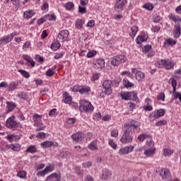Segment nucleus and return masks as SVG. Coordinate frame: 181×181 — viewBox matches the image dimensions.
I'll use <instances>...</instances> for the list:
<instances>
[{"label": "nucleus", "instance_id": "obj_1", "mask_svg": "<svg viewBox=\"0 0 181 181\" xmlns=\"http://www.w3.org/2000/svg\"><path fill=\"white\" fill-rule=\"evenodd\" d=\"M139 127H141V123L135 120H130L127 123H125L124 127V132L120 139V142H122V144H132L134 139L132 134H134L135 129L139 128Z\"/></svg>", "mask_w": 181, "mask_h": 181}, {"label": "nucleus", "instance_id": "obj_2", "mask_svg": "<svg viewBox=\"0 0 181 181\" xmlns=\"http://www.w3.org/2000/svg\"><path fill=\"white\" fill-rule=\"evenodd\" d=\"M79 110L81 112H91V111H94V106L88 100H81Z\"/></svg>", "mask_w": 181, "mask_h": 181}, {"label": "nucleus", "instance_id": "obj_3", "mask_svg": "<svg viewBox=\"0 0 181 181\" xmlns=\"http://www.w3.org/2000/svg\"><path fill=\"white\" fill-rule=\"evenodd\" d=\"M6 126L7 128H9L10 129H17L19 130L21 128H22V124L21 123L16 122L15 121V116H11L8 119H7L6 122Z\"/></svg>", "mask_w": 181, "mask_h": 181}, {"label": "nucleus", "instance_id": "obj_4", "mask_svg": "<svg viewBox=\"0 0 181 181\" xmlns=\"http://www.w3.org/2000/svg\"><path fill=\"white\" fill-rule=\"evenodd\" d=\"M122 100H125L126 101L132 100L136 101V103H139V98H138V95L135 92H123L120 94Z\"/></svg>", "mask_w": 181, "mask_h": 181}, {"label": "nucleus", "instance_id": "obj_5", "mask_svg": "<svg viewBox=\"0 0 181 181\" xmlns=\"http://www.w3.org/2000/svg\"><path fill=\"white\" fill-rule=\"evenodd\" d=\"M113 86L112 81L106 80L103 83V87L105 89L104 93L106 95L112 94Z\"/></svg>", "mask_w": 181, "mask_h": 181}, {"label": "nucleus", "instance_id": "obj_6", "mask_svg": "<svg viewBox=\"0 0 181 181\" xmlns=\"http://www.w3.org/2000/svg\"><path fill=\"white\" fill-rule=\"evenodd\" d=\"M134 149H135V146L132 145L124 146L118 151V155L120 156H125V155H128L129 153H131V152H134Z\"/></svg>", "mask_w": 181, "mask_h": 181}, {"label": "nucleus", "instance_id": "obj_7", "mask_svg": "<svg viewBox=\"0 0 181 181\" xmlns=\"http://www.w3.org/2000/svg\"><path fill=\"white\" fill-rule=\"evenodd\" d=\"M125 62H127V57L119 55L113 58L111 64H112V66H119V63H125Z\"/></svg>", "mask_w": 181, "mask_h": 181}, {"label": "nucleus", "instance_id": "obj_8", "mask_svg": "<svg viewBox=\"0 0 181 181\" xmlns=\"http://www.w3.org/2000/svg\"><path fill=\"white\" fill-rule=\"evenodd\" d=\"M115 4V11L116 12H121L124 10V6H125L127 4V0H116Z\"/></svg>", "mask_w": 181, "mask_h": 181}, {"label": "nucleus", "instance_id": "obj_9", "mask_svg": "<svg viewBox=\"0 0 181 181\" xmlns=\"http://www.w3.org/2000/svg\"><path fill=\"white\" fill-rule=\"evenodd\" d=\"M93 63V67L96 70H98L100 69H104L105 66V61H104L103 59H95Z\"/></svg>", "mask_w": 181, "mask_h": 181}, {"label": "nucleus", "instance_id": "obj_10", "mask_svg": "<svg viewBox=\"0 0 181 181\" xmlns=\"http://www.w3.org/2000/svg\"><path fill=\"white\" fill-rule=\"evenodd\" d=\"M69 30H61L57 35V40H59V42H66V40H67V37H69Z\"/></svg>", "mask_w": 181, "mask_h": 181}, {"label": "nucleus", "instance_id": "obj_11", "mask_svg": "<svg viewBox=\"0 0 181 181\" xmlns=\"http://www.w3.org/2000/svg\"><path fill=\"white\" fill-rule=\"evenodd\" d=\"M164 115H165V110L163 109H160L156 112H152L149 115V118L151 119L156 118V119H158V118H160V117H163Z\"/></svg>", "mask_w": 181, "mask_h": 181}, {"label": "nucleus", "instance_id": "obj_12", "mask_svg": "<svg viewBox=\"0 0 181 181\" xmlns=\"http://www.w3.org/2000/svg\"><path fill=\"white\" fill-rule=\"evenodd\" d=\"M53 166L49 165L47 166L43 170H41L37 173V176L40 177L42 176H45V175H47V173H50V172H53Z\"/></svg>", "mask_w": 181, "mask_h": 181}, {"label": "nucleus", "instance_id": "obj_13", "mask_svg": "<svg viewBox=\"0 0 181 181\" xmlns=\"http://www.w3.org/2000/svg\"><path fill=\"white\" fill-rule=\"evenodd\" d=\"M84 134L83 132H78L71 135L73 141L76 142H81L84 139Z\"/></svg>", "mask_w": 181, "mask_h": 181}, {"label": "nucleus", "instance_id": "obj_14", "mask_svg": "<svg viewBox=\"0 0 181 181\" xmlns=\"http://www.w3.org/2000/svg\"><path fill=\"white\" fill-rule=\"evenodd\" d=\"M160 176H161L163 180L170 179V171L166 168H162L160 170Z\"/></svg>", "mask_w": 181, "mask_h": 181}, {"label": "nucleus", "instance_id": "obj_15", "mask_svg": "<svg viewBox=\"0 0 181 181\" xmlns=\"http://www.w3.org/2000/svg\"><path fill=\"white\" fill-rule=\"evenodd\" d=\"M61 177L60 175L52 173L47 177L46 181H60Z\"/></svg>", "mask_w": 181, "mask_h": 181}, {"label": "nucleus", "instance_id": "obj_16", "mask_svg": "<svg viewBox=\"0 0 181 181\" xmlns=\"http://www.w3.org/2000/svg\"><path fill=\"white\" fill-rule=\"evenodd\" d=\"M112 176V173H111V171H109L108 170H104L103 173L102 174V179L103 180H108L110 177Z\"/></svg>", "mask_w": 181, "mask_h": 181}, {"label": "nucleus", "instance_id": "obj_17", "mask_svg": "<svg viewBox=\"0 0 181 181\" xmlns=\"http://www.w3.org/2000/svg\"><path fill=\"white\" fill-rule=\"evenodd\" d=\"M85 23V21L83 19L78 18L75 21V28L76 29H83V26Z\"/></svg>", "mask_w": 181, "mask_h": 181}, {"label": "nucleus", "instance_id": "obj_18", "mask_svg": "<svg viewBox=\"0 0 181 181\" xmlns=\"http://www.w3.org/2000/svg\"><path fill=\"white\" fill-rule=\"evenodd\" d=\"M21 81H13L11 82L9 86H8V91H13V90H15V88H16V87H18V86H21Z\"/></svg>", "mask_w": 181, "mask_h": 181}, {"label": "nucleus", "instance_id": "obj_19", "mask_svg": "<svg viewBox=\"0 0 181 181\" xmlns=\"http://www.w3.org/2000/svg\"><path fill=\"white\" fill-rule=\"evenodd\" d=\"M60 159H69L71 156V153L67 151H62L58 155Z\"/></svg>", "mask_w": 181, "mask_h": 181}, {"label": "nucleus", "instance_id": "obj_20", "mask_svg": "<svg viewBox=\"0 0 181 181\" xmlns=\"http://www.w3.org/2000/svg\"><path fill=\"white\" fill-rule=\"evenodd\" d=\"M23 58L30 64L31 67H35L36 62L33 61V59H32V57H29L28 55H23Z\"/></svg>", "mask_w": 181, "mask_h": 181}, {"label": "nucleus", "instance_id": "obj_21", "mask_svg": "<svg viewBox=\"0 0 181 181\" xmlns=\"http://www.w3.org/2000/svg\"><path fill=\"white\" fill-rule=\"evenodd\" d=\"M180 32H181V28H180V25L177 24L175 26V30H174V37L177 39L180 36Z\"/></svg>", "mask_w": 181, "mask_h": 181}, {"label": "nucleus", "instance_id": "obj_22", "mask_svg": "<svg viewBox=\"0 0 181 181\" xmlns=\"http://www.w3.org/2000/svg\"><path fill=\"white\" fill-rule=\"evenodd\" d=\"M6 105L8 112L13 111L16 108V103L13 102H6Z\"/></svg>", "mask_w": 181, "mask_h": 181}, {"label": "nucleus", "instance_id": "obj_23", "mask_svg": "<svg viewBox=\"0 0 181 181\" xmlns=\"http://www.w3.org/2000/svg\"><path fill=\"white\" fill-rule=\"evenodd\" d=\"M9 42H11L9 37L8 35L4 36L0 40V46H5V45L9 43Z\"/></svg>", "mask_w": 181, "mask_h": 181}, {"label": "nucleus", "instance_id": "obj_24", "mask_svg": "<svg viewBox=\"0 0 181 181\" xmlns=\"http://www.w3.org/2000/svg\"><path fill=\"white\" fill-rule=\"evenodd\" d=\"M144 78H145V74H144V72L141 71H137L136 72V80H137V81H141Z\"/></svg>", "mask_w": 181, "mask_h": 181}, {"label": "nucleus", "instance_id": "obj_25", "mask_svg": "<svg viewBox=\"0 0 181 181\" xmlns=\"http://www.w3.org/2000/svg\"><path fill=\"white\" fill-rule=\"evenodd\" d=\"M60 40H56L54 41L51 45V49L52 50H57V49H60Z\"/></svg>", "mask_w": 181, "mask_h": 181}, {"label": "nucleus", "instance_id": "obj_26", "mask_svg": "<svg viewBox=\"0 0 181 181\" xmlns=\"http://www.w3.org/2000/svg\"><path fill=\"white\" fill-rule=\"evenodd\" d=\"M175 66V63L173 62H170L169 59L165 60V66L166 70H170L173 67Z\"/></svg>", "mask_w": 181, "mask_h": 181}, {"label": "nucleus", "instance_id": "obj_27", "mask_svg": "<svg viewBox=\"0 0 181 181\" xmlns=\"http://www.w3.org/2000/svg\"><path fill=\"white\" fill-rule=\"evenodd\" d=\"M42 115H40L37 113L34 114V115L33 116L34 125L38 124L39 122H42Z\"/></svg>", "mask_w": 181, "mask_h": 181}, {"label": "nucleus", "instance_id": "obj_28", "mask_svg": "<svg viewBox=\"0 0 181 181\" xmlns=\"http://www.w3.org/2000/svg\"><path fill=\"white\" fill-rule=\"evenodd\" d=\"M169 81H171L173 94H175V93H177L176 92V87H177V82L176 81V79H175V78H171Z\"/></svg>", "mask_w": 181, "mask_h": 181}, {"label": "nucleus", "instance_id": "obj_29", "mask_svg": "<svg viewBox=\"0 0 181 181\" xmlns=\"http://www.w3.org/2000/svg\"><path fill=\"white\" fill-rule=\"evenodd\" d=\"M34 126L37 127L36 128L37 132L43 131V129L46 128V125H44L43 122H40L39 123H36L35 124H34Z\"/></svg>", "mask_w": 181, "mask_h": 181}, {"label": "nucleus", "instance_id": "obj_30", "mask_svg": "<svg viewBox=\"0 0 181 181\" xmlns=\"http://www.w3.org/2000/svg\"><path fill=\"white\" fill-rule=\"evenodd\" d=\"M25 152L27 153H36V152H37V149H36V147L35 146L31 145L27 148Z\"/></svg>", "mask_w": 181, "mask_h": 181}, {"label": "nucleus", "instance_id": "obj_31", "mask_svg": "<svg viewBox=\"0 0 181 181\" xmlns=\"http://www.w3.org/2000/svg\"><path fill=\"white\" fill-rule=\"evenodd\" d=\"M54 142L50 141H45L40 144V146L42 148H50L51 146H53Z\"/></svg>", "mask_w": 181, "mask_h": 181}, {"label": "nucleus", "instance_id": "obj_32", "mask_svg": "<svg viewBox=\"0 0 181 181\" xmlns=\"http://www.w3.org/2000/svg\"><path fill=\"white\" fill-rule=\"evenodd\" d=\"M123 84L126 88H131V87H134V83H131L127 78L123 79Z\"/></svg>", "mask_w": 181, "mask_h": 181}, {"label": "nucleus", "instance_id": "obj_33", "mask_svg": "<svg viewBox=\"0 0 181 181\" xmlns=\"http://www.w3.org/2000/svg\"><path fill=\"white\" fill-rule=\"evenodd\" d=\"M155 151H156V148H148L144 151V154L147 156H151V155H153V153H155Z\"/></svg>", "mask_w": 181, "mask_h": 181}, {"label": "nucleus", "instance_id": "obj_34", "mask_svg": "<svg viewBox=\"0 0 181 181\" xmlns=\"http://www.w3.org/2000/svg\"><path fill=\"white\" fill-rule=\"evenodd\" d=\"M33 11H24L23 13V18L25 19H30V18H32V16H33Z\"/></svg>", "mask_w": 181, "mask_h": 181}, {"label": "nucleus", "instance_id": "obj_35", "mask_svg": "<svg viewBox=\"0 0 181 181\" xmlns=\"http://www.w3.org/2000/svg\"><path fill=\"white\" fill-rule=\"evenodd\" d=\"M90 151H97V141H93L88 146Z\"/></svg>", "mask_w": 181, "mask_h": 181}, {"label": "nucleus", "instance_id": "obj_36", "mask_svg": "<svg viewBox=\"0 0 181 181\" xmlns=\"http://www.w3.org/2000/svg\"><path fill=\"white\" fill-rule=\"evenodd\" d=\"M18 73L21 74V76H23V77H24L25 78H29V77H30V74H29V72L23 70V69H18Z\"/></svg>", "mask_w": 181, "mask_h": 181}, {"label": "nucleus", "instance_id": "obj_37", "mask_svg": "<svg viewBox=\"0 0 181 181\" xmlns=\"http://www.w3.org/2000/svg\"><path fill=\"white\" fill-rule=\"evenodd\" d=\"M89 91H90V87L81 86L79 93H80V94H86V93H88Z\"/></svg>", "mask_w": 181, "mask_h": 181}, {"label": "nucleus", "instance_id": "obj_38", "mask_svg": "<svg viewBox=\"0 0 181 181\" xmlns=\"http://www.w3.org/2000/svg\"><path fill=\"white\" fill-rule=\"evenodd\" d=\"M132 33H130L131 37H135V35H136L138 32V26L134 25L131 28Z\"/></svg>", "mask_w": 181, "mask_h": 181}, {"label": "nucleus", "instance_id": "obj_39", "mask_svg": "<svg viewBox=\"0 0 181 181\" xmlns=\"http://www.w3.org/2000/svg\"><path fill=\"white\" fill-rule=\"evenodd\" d=\"M136 42L137 45H141L143 42H146V39L144 35H139L138 37L136 39Z\"/></svg>", "mask_w": 181, "mask_h": 181}, {"label": "nucleus", "instance_id": "obj_40", "mask_svg": "<svg viewBox=\"0 0 181 181\" xmlns=\"http://www.w3.org/2000/svg\"><path fill=\"white\" fill-rule=\"evenodd\" d=\"M11 150L16 152H19L21 151V144H12Z\"/></svg>", "mask_w": 181, "mask_h": 181}, {"label": "nucleus", "instance_id": "obj_41", "mask_svg": "<svg viewBox=\"0 0 181 181\" xmlns=\"http://www.w3.org/2000/svg\"><path fill=\"white\" fill-rule=\"evenodd\" d=\"M163 155L165 156H170V155H173V150L170 148H164Z\"/></svg>", "mask_w": 181, "mask_h": 181}, {"label": "nucleus", "instance_id": "obj_42", "mask_svg": "<svg viewBox=\"0 0 181 181\" xmlns=\"http://www.w3.org/2000/svg\"><path fill=\"white\" fill-rule=\"evenodd\" d=\"M64 95L65 97V99H64L65 104H70V103H71V96H69L67 92H65Z\"/></svg>", "mask_w": 181, "mask_h": 181}, {"label": "nucleus", "instance_id": "obj_43", "mask_svg": "<svg viewBox=\"0 0 181 181\" xmlns=\"http://www.w3.org/2000/svg\"><path fill=\"white\" fill-rule=\"evenodd\" d=\"M64 7L67 11H71L72 8H74V3L69 1L65 4Z\"/></svg>", "mask_w": 181, "mask_h": 181}, {"label": "nucleus", "instance_id": "obj_44", "mask_svg": "<svg viewBox=\"0 0 181 181\" xmlns=\"http://www.w3.org/2000/svg\"><path fill=\"white\" fill-rule=\"evenodd\" d=\"M165 63H166V59H161L157 62L156 66H157V67L162 69V68L165 67Z\"/></svg>", "mask_w": 181, "mask_h": 181}, {"label": "nucleus", "instance_id": "obj_45", "mask_svg": "<svg viewBox=\"0 0 181 181\" xmlns=\"http://www.w3.org/2000/svg\"><path fill=\"white\" fill-rule=\"evenodd\" d=\"M169 18L173 21V22H180V18L177 16H175L173 14H171L169 16Z\"/></svg>", "mask_w": 181, "mask_h": 181}, {"label": "nucleus", "instance_id": "obj_46", "mask_svg": "<svg viewBox=\"0 0 181 181\" xmlns=\"http://www.w3.org/2000/svg\"><path fill=\"white\" fill-rule=\"evenodd\" d=\"M18 177H20L21 179H25L26 177V173L25 171H18L17 173Z\"/></svg>", "mask_w": 181, "mask_h": 181}, {"label": "nucleus", "instance_id": "obj_47", "mask_svg": "<svg viewBox=\"0 0 181 181\" xmlns=\"http://www.w3.org/2000/svg\"><path fill=\"white\" fill-rule=\"evenodd\" d=\"M108 144L110 145V146H111V148H112V149H117V144H115V142H114L113 139H110Z\"/></svg>", "mask_w": 181, "mask_h": 181}, {"label": "nucleus", "instance_id": "obj_48", "mask_svg": "<svg viewBox=\"0 0 181 181\" xmlns=\"http://www.w3.org/2000/svg\"><path fill=\"white\" fill-rule=\"evenodd\" d=\"M168 124V122L165 119L160 120L156 123V127H163V125H166Z\"/></svg>", "mask_w": 181, "mask_h": 181}, {"label": "nucleus", "instance_id": "obj_49", "mask_svg": "<svg viewBox=\"0 0 181 181\" xmlns=\"http://www.w3.org/2000/svg\"><path fill=\"white\" fill-rule=\"evenodd\" d=\"M157 100L158 101H165V93L161 92L157 95Z\"/></svg>", "mask_w": 181, "mask_h": 181}, {"label": "nucleus", "instance_id": "obj_50", "mask_svg": "<svg viewBox=\"0 0 181 181\" xmlns=\"http://www.w3.org/2000/svg\"><path fill=\"white\" fill-rule=\"evenodd\" d=\"M45 18H47L48 21H56V16L54 14H52L51 16L50 14H47L45 16Z\"/></svg>", "mask_w": 181, "mask_h": 181}, {"label": "nucleus", "instance_id": "obj_51", "mask_svg": "<svg viewBox=\"0 0 181 181\" xmlns=\"http://www.w3.org/2000/svg\"><path fill=\"white\" fill-rule=\"evenodd\" d=\"M143 8L147 9V11H152V9H153V5L151 4H146L144 5Z\"/></svg>", "mask_w": 181, "mask_h": 181}, {"label": "nucleus", "instance_id": "obj_52", "mask_svg": "<svg viewBox=\"0 0 181 181\" xmlns=\"http://www.w3.org/2000/svg\"><path fill=\"white\" fill-rule=\"evenodd\" d=\"M18 97H19V98H23V100H26V98H28V94L25 92H21L18 94Z\"/></svg>", "mask_w": 181, "mask_h": 181}, {"label": "nucleus", "instance_id": "obj_53", "mask_svg": "<svg viewBox=\"0 0 181 181\" xmlns=\"http://www.w3.org/2000/svg\"><path fill=\"white\" fill-rule=\"evenodd\" d=\"M78 13H82V14L87 13V8H86V7L79 6H78Z\"/></svg>", "mask_w": 181, "mask_h": 181}, {"label": "nucleus", "instance_id": "obj_54", "mask_svg": "<svg viewBox=\"0 0 181 181\" xmlns=\"http://www.w3.org/2000/svg\"><path fill=\"white\" fill-rule=\"evenodd\" d=\"M49 117H55V115H57V109L54 108L51 110L49 112Z\"/></svg>", "mask_w": 181, "mask_h": 181}, {"label": "nucleus", "instance_id": "obj_55", "mask_svg": "<svg viewBox=\"0 0 181 181\" xmlns=\"http://www.w3.org/2000/svg\"><path fill=\"white\" fill-rule=\"evenodd\" d=\"M46 76L47 77H52V76H54V72L53 71V69H49L46 71Z\"/></svg>", "mask_w": 181, "mask_h": 181}, {"label": "nucleus", "instance_id": "obj_56", "mask_svg": "<svg viewBox=\"0 0 181 181\" xmlns=\"http://www.w3.org/2000/svg\"><path fill=\"white\" fill-rule=\"evenodd\" d=\"M151 49H152V46L147 45L142 48V52L147 53V52H149Z\"/></svg>", "mask_w": 181, "mask_h": 181}, {"label": "nucleus", "instance_id": "obj_57", "mask_svg": "<svg viewBox=\"0 0 181 181\" xmlns=\"http://www.w3.org/2000/svg\"><path fill=\"white\" fill-rule=\"evenodd\" d=\"M81 86H74L73 88H71V91H73L74 93H80V88Z\"/></svg>", "mask_w": 181, "mask_h": 181}, {"label": "nucleus", "instance_id": "obj_58", "mask_svg": "<svg viewBox=\"0 0 181 181\" xmlns=\"http://www.w3.org/2000/svg\"><path fill=\"white\" fill-rule=\"evenodd\" d=\"M95 54H97V52L92 50V51H89L86 56L87 57L90 58V57H94Z\"/></svg>", "mask_w": 181, "mask_h": 181}, {"label": "nucleus", "instance_id": "obj_59", "mask_svg": "<svg viewBox=\"0 0 181 181\" xmlns=\"http://www.w3.org/2000/svg\"><path fill=\"white\" fill-rule=\"evenodd\" d=\"M173 97H174V98H175L176 100H177V98H178V100H180V103H181V93H180V92L175 93L173 94Z\"/></svg>", "mask_w": 181, "mask_h": 181}, {"label": "nucleus", "instance_id": "obj_60", "mask_svg": "<svg viewBox=\"0 0 181 181\" xmlns=\"http://www.w3.org/2000/svg\"><path fill=\"white\" fill-rule=\"evenodd\" d=\"M164 45H176V41L172 39H168L166 40V41L164 42Z\"/></svg>", "mask_w": 181, "mask_h": 181}, {"label": "nucleus", "instance_id": "obj_61", "mask_svg": "<svg viewBox=\"0 0 181 181\" xmlns=\"http://www.w3.org/2000/svg\"><path fill=\"white\" fill-rule=\"evenodd\" d=\"M93 119H95L96 121H98L99 119H101V113L97 112L93 115Z\"/></svg>", "mask_w": 181, "mask_h": 181}, {"label": "nucleus", "instance_id": "obj_62", "mask_svg": "<svg viewBox=\"0 0 181 181\" xmlns=\"http://www.w3.org/2000/svg\"><path fill=\"white\" fill-rule=\"evenodd\" d=\"M93 165L90 161L85 162L82 164L83 168H90Z\"/></svg>", "mask_w": 181, "mask_h": 181}, {"label": "nucleus", "instance_id": "obj_63", "mask_svg": "<svg viewBox=\"0 0 181 181\" xmlns=\"http://www.w3.org/2000/svg\"><path fill=\"white\" fill-rule=\"evenodd\" d=\"M67 124H69V125H73V124H74L76 122V119L75 118H69L66 120Z\"/></svg>", "mask_w": 181, "mask_h": 181}, {"label": "nucleus", "instance_id": "obj_64", "mask_svg": "<svg viewBox=\"0 0 181 181\" xmlns=\"http://www.w3.org/2000/svg\"><path fill=\"white\" fill-rule=\"evenodd\" d=\"M85 181H94V177L93 176L88 175L85 177Z\"/></svg>", "mask_w": 181, "mask_h": 181}]
</instances>
